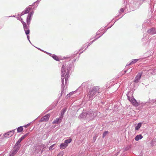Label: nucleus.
Listing matches in <instances>:
<instances>
[{"label":"nucleus","mask_w":156,"mask_h":156,"mask_svg":"<svg viewBox=\"0 0 156 156\" xmlns=\"http://www.w3.org/2000/svg\"><path fill=\"white\" fill-rule=\"evenodd\" d=\"M34 13V11H32L30 12L29 14H28L26 18L27 23L24 21L22 22L23 28H24V27L25 26L27 27V28H30V21L31 20L32 16L33 15Z\"/></svg>","instance_id":"f03ea898"},{"label":"nucleus","mask_w":156,"mask_h":156,"mask_svg":"<svg viewBox=\"0 0 156 156\" xmlns=\"http://www.w3.org/2000/svg\"><path fill=\"white\" fill-rule=\"evenodd\" d=\"M8 17H16V16H14V15H13V16H8Z\"/></svg>","instance_id":"ea45409f"},{"label":"nucleus","mask_w":156,"mask_h":156,"mask_svg":"<svg viewBox=\"0 0 156 156\" xmlns=\"http://www.w3.org/2000/svg\"><path fill=\"white\" fill-rule=\"evenodd\" d=\"M56 145V144H54L52 145H51L49 147V150H52L54 148V147Z\"/></svg>","instance_id":"b1692460"},{"label":"nucleus","mask_w":156,"mask_h":156,"mask_svg":"<svg viewBox=\"0 0 156 156\" xmlns=\"http://www.w3.org/2000/svg\"><path fill=\"white\" fill-rule=\"evenodd\" d=\"M23 28L25 33L27 35V39H30V36L29 35L30 33V30L29 29V28H27V27L26 26L24 27V28Z\"/></svg>","instance_id":"1a4fd4ad"},{"label":"nucleus","mask_w":156,"mask_h":156,"mask_svg":"<svg viewBox=\"0 0 156 156\" xmlns=\"http://www.w3.org/2000/svg\"><path fill=\"white\" fill-rule=\"evenodd\" d=\"M67 110V108H63L62 110L61 111L60 113V116L61 117H63L65 113L66 112Z\"/></svg>","instance_id":"dca6fc26"},{"label":"nucleus","mask_w":156,"mask_h":156,"mask_svg":"<svg viewBox=\"0 0 156 156\" xmlns=\"http://www.w3.org/2000/svg\"><path fill=\"white\" fill-rule=\"evenodd\" d=\"M30 124L31 122H30L28 123L27 124L25 125L24 126L25 128H27L30 125Z\"/></svg>","instance_id":"2f4dec72"},{"label":"nucleus","mask_w":156,"mask_h":156,"mask_svg":"<svg viewBox=\"0 0 156 156\" xmlns=\"http://www.w3.org/2000/svg\"><path fill=\"white\" fill-rule=\"evenodd\" d=\"M78 54V51H76L74 52L72 57H63L64 59H66L67 60L69 61L68 62L63 63L61 68V92L59 97V98L62 96V94L64 92L65 88H67L68 86L67 81L69 78L70 76L69 73L71 69L72 63L75 62L78 56L77 54Z\"/></svg>","instance_id":"f257e3e1"},{"label":"nucleus","mask_w":156,"mask_h":156,"mask_svg":"<svg viewBox=\"0 0 156 156\" xmlns=\"http://www.w3.org/2000/svg\"><path fill=\"white\" fill-rule=\"evenodd\" d=\"M72 141L71 138H69L66 140L64 142L61 143L59 146L60 149L61 150L65 149L68 146L69 144Z\"/></svg>","instance_id":"7ed1b4c3"},{"label":"nucleus","mask_w":156,"mask_h":156,"mask_svg":"<svg viewBox=\"0 0 156 156\" xmlns=\"http://www.w3.org/2000/svg\"><path fill=\"white\" fill-rule=\"evenodd\" d=\"M94 117V114L90 112H87V116H86V119L89 120L90 119L93 118Z\"/></svg>","instance_id":"6e6552de"},{"label":"nucleus","mask_w":156,"mask_h":156,"mask_svg":"<svg viewBox=\"0 0 156 156\" xmlns=\"http://www.w3.org/2000/svg\"><path fill=\"white\" fill-rule=\"evenodd\" d=\"M143 137V136L141 135L140 134L137 135L135 137V140L136 141H138L139 140L141 139Z\"/></svg>","instance_id":"f3484780"},{"label":"nucleus","mask_w":156,"mask_h":156,"mask_svg":"<svg viewBox=\"0 0 156 156\" xmlns=\"http://www.w3.org/2000/svg\"><path fill=\"white\" fill-rule=\"evenodd\" d=\"M29 133H28L25 134V135H24L22 136V138H23V139H24L27 136L29 135Z\"/></svg>","instance_id":"cd10ccee"},{"label":"nucleus","mask_w":156,"mask_h":156,"mask_svg":"<svg viewBox=\"0 0 156 156\" xmlns=\"http://www.w3.org/2000/svg\"><path fill=\"white\" fill-rule=\"evenodd\" d=\"M29 133H28L25 134V135H24L22 136V138H23V139H24L27 136L29 135Z\"/></svg>","instance_id":"a878e982"},{"label":"nucleus","mask_w":156,"mask_h":156,"mask_svg":"<svg viewBox=\"0 0 156 156\" xmlns=\"http://www.w3.org/2000/svg\"><path fill=\"white\" fill-rule=\"evenodd\" d=\"M46 147L45 146L44 147H43V149H42V150H41V154H42V153L43 152V149H44V148H45Z\"/></svg>","instance_id":"e433bc0d"},{"label":"nucleus","mask_w":156,"mask_h":156,"mask_svg":"<svg viewBox=\"0 0 156 156\" xmlns=\"http://www.w3.org/2000/svg\"><path fill=\"white\" fill-rule=\"evenodd\" d=\"M78 90V88L76 90L70 92V94H71L72 95H73V97H75L76 95L74 94L77 92Z\"/></svg>","instance_id":"412c9836"},{"label":"nucleus","mask_w":156,"mask_h":156,"mask_svg":"<svg viewBox=\"0 0 156 156\" xmlns=\"http://www.w3.org/2000/svg\"><path fill=\"white\" fill-rule=\"evenodd\" d=\"M71 95V94H70V93H69V94H67L66 96V97L67 98H70Z\"/></svg>","instance_id":"72a5a7b5"},{"label":"nucleus","mask_w":156,"mask_h":156,"mask_svg":"<svg viewBox=\"0 0 156 156\" xmlns=\"http://www.w3.org/2000/svg\"><path fill=\"white\" fill-rule=\"evenodd\" d=\"M38 4L36 3L35 2H34L32 5H29L30 6V8H31V10H34L37 7Z\"/></svg>","instance_id":"ddd939ff"},{"label":"nucleus","mask_w":156,"mask_h":156,"mask_svg":"<svg viewBox=\"0 0 156 156\" xmlns=\"http://www.w3.org/2000/svg\"><path fill=\"white\" fill-rule=\"evenodd\" d=\"M99 89V87L98 86L95 87L91 89L90 91V95L92 96L94 95L98 91Z\"/></svg>","instance_id":"20e7f679"},{"label":"nucleus","mask_w":156,"mask_h":156,"mask_svg":"<svg viewBox=\"0 0 156 156\" xmlns=\"http://www.w3.org/2000/svg\"><path fill=\"white\" fill-rule=\"evenodd\" d=\"M35 48H37L38 49L40 50L41 51H43L44 52V51H44V50H43L42 49H41L40 48H37V47H35Z\"/></svg>","instance_id":"c9c22d12"},{"label":"nucleus","mask_w":156,"mask_h":156,"mask_svg":"<svg viewBox=\"0 0 156 156\" xmlns=\"http://www.w3.org/2000/svg\"><path fill=\"white\" fill-rule=\"evenodd\" d=\"M30 6H28L24 10L23 12L24 13V14H28L30 13V12L31 10V8H30Z\"/></svg>","instance_id":"9b49d317"},{"label":"nucleus","mask_w":156,"mask_h":156,"mask_svg":"<svg viewBox=\"0 0 156 156\" xmlns=\"http://www.w3.org/2000/svg\"><path fill=\"white\" fill-rule=\"evenodd\" d=\"M52 57L56 61H59V58L58 56H57L55 54H53Z\"/></svg>","instance_id":"aec40b11"},{"label":"nucleus","mask_w":156,"mask_h":156,"mask_svg":"<svg viewBox=\"0 0 156 156\" xmlns=\"http://www.w3.org/2000/svg\"><path fill=\"white\" fill-rule=\"evenodd\" d=\"M142 124L141 123H139L135 127V129L136 130H138L141 126Z\"/></svg>","instance_id":"4be33fe9"},{"label":"nucleus","mask_w":156,"mask_h":156,"mask_svg":"<svg viewBox=\"0 0 156 156\" xmlns=\"http://www.w3.org/2000/svg\"><path fill=\"white\" fill-rule=\"evenodd\" d=\"M64 152L63 151L59 152L57 156H63Z\"/></svg>","instance_id":"393cba45"},{"label":"nucleus","mask_w":156,"mask_h":156,"mask_svg":"<svg viewBox=\"0 0 156 156\" xmlns=\"http://www.w3.org/2000/svg\"><path fill=\"white\" fill-rule=\"evenodd\" d=\"M16 129H13V130H12L11 131V132H10L12 133V135H13V134L14 133H15V131L16 130Z\"/></svg>","instance_id":"f704fd0d"},{"label":"nucleus","mask_w":156,"mask_h":156,"mask_svg":"<svg viewBox=\"0 0 156 156\" xmlns=\"http://www.w3.org/2000/svg\"><path fill=\"white\" fill-rule=\"evenodd\" d=\"M50 117L49 114H48L42 117L39 121V122H46L47 121Z\"/></svg>","instance_id":"39448f33"},{"label":"nucleus","mask_w":156,"mask_h":156,"mask_svg":"<svg viewBox=\"0 0 156 156\" xmlns=\"http://www.w3.org/2000/svg\"><path fill=\"white\" fill-rule=\"evenodd\" d=\"M20 20L21 21V22L22 23V22L23 21V19L21 17H20Z\"/></svg>","instance_id":"58836bf2"},{"label":"nucleus","mask_w":156,"mask_h":156,"mask_svg":"<svg viewBox=\"0 0 156 156\" xmlns=\"http://www.w3.org/2000/svg\"><path fill=\"white\" fill-rule=\"evenodd\" d=\"M13 149L14 150L12 151L10 154L12 155L13 156H14V155L17 153V152L20 149V147L17 146L15 147L14 145L13 147Z\"/></svg>","instance_id":"423d86ee"},{"label":"nucleus","mask_w":156,"mask_h":156,"mask_svg":"<svg viewBox=\"0 0 156 156\" xmlns=\"http://www.w3.org/2000/svg\"><path fill=\"white\" fill-rule=\"evenodd\" d=\"M28 40V41H29V42H30L31 44V41H30V39H29V40Z\"/></svg>","instance_id":"37998d69"},{"label":"nucleus","mask_w":156,"mask_h":156,"mask_svg":"<svg viewBox=\"0 0 156 156\" xmlns=\"http://www.w3.org/2000/svg\"><path fill=\"white\" fill-rule=\"evenodd\" d=\"M10 132L11 131H8L5 133L4 135V136L6 137H9L12 136L13 135Z\"/></svg>","instance_id":"4468645a"},{"label":"nucleus","mask_w":156,"mask_h":156,"mask_svg":"<svg viewBox=\"0 0 156 156\" xmlns=\"http://www.w3.org/2000/svg\"><path fill=\"white\" fill-rule=\"evenodd\" d=\"M62 119L63 117L60 116L58 118H57L55 120H54L52 122V123L53 124H59L62 122Z\"/></svg>","instance_id":"0eeeda50"},{"label":"nucleus","mask_w":156,"mask_h":156,"mask_svg":"<svg viewBox=\"0 0 156 156\" xmlns=\"http://www.w3.org/2000/svg\"><path fill=\"white\" fill-rule=\"evenodd\" d=\"M129 100L132 102L133 105L135 106H137L139 105L138 103L134 98H132L131 100Z\"/></svg>","instance_id":"f8f14e48"},{"label":"nucleus","mask_w":156,"mask_h":156,"mask_svg":"<svg viewBox=\"0 0 156 156\" xmlns=\"http://www.w3.org/2000/svg\"><path fill=\"white\" fill-rule=\"evenodd\" d=\"M141 76V74L140 73H138L136 76V77L135 80V81L136 82H137L139 79H140Z\"/></svg>","instance_id":"a211bd4d"},{"label":"nucleus","mask_w":156,"mask_h":156,"mask_svg":"<svg viewBox=\"0 0 156 156\" xmlns=\"http://www.w3.org/2000/svg\"><path fill=\"white\" fill-rule=\"evenodd\" d=\"M29 133H28L25 134V135H24L22 136V138H23V139H24L27 136L29 135Z\"/></svg>","instance_id":"bb28decb"},{"label":"nucleus","mask_w":156,"mask_h":156,"mask_svg":"<svg viewBox=\"0 0 156 156\" xmlns=\"http://www.w3.org/2000/svg\"><path fill=\"white\" fill-rule=\"evenodd\" d=\"M120 10H121V12H123L124 11V9H123V8L121 9H120Z\"/></svg>","instance_id":"a19ab883"},{"label":"nucleus","mask_w":156,"mask_h":156,"mask_svg":"<svg viewBox=\"0 0 156 156\" xmlns=\"http://www.w3.org/2000/svg\"><path fill=\"white\" fill-rule=\"evenodd\" d=\"M16 18L18 20H20V17H16Z\"/></svg>","instance_id":"79ce46f5"},{"label":"nucleus","mask_w":156,"mask_h":156,"mask_svg":"<svg viewBox=\"0 0 156 156\" xmlns=\"http://www.w3.org/2000/svg\"><path fill=\"white\" fill-rule=\"evenodd\" d=\"M44 53L47 54L48 55H49L50 56L52 57V56H53V55L54 54H51V53H49V52H47V51H44Z\"/></svg>","instance_id":"c85d7f7f"},{"label":"nucleus","mask_w":156,"mask_h":156,"mask_svg":"<svg viewBox=\"0 0 156 156\" xmlns=\"http://www.w3.org/2000/svg\"><path fill=\"white\" fill-rule=\"evenodd\" d=\"M87 116V112H84L82 114L80 115V117L85 119H86V116Z\"/></svg>","instance_id":"2eb2a0df"},{"label":"nucleus","mask_w":156,"mask_h":156,"mask_svg":"<svg viewBox=\"0 0 156 156\" xmlns=\"http://www.w3.org/2000/svg\"><path fill=\"white\" fill-rule=\"evenodd\" d=\"M108 133V131H105V132L103 134V137H104Z\"/></svg>","instance_id":"7c9ffc66"},{"label":"nucleus","mask_w":156,"mask_h":156,"mask_svg":"<svg viewBox=\"0 0 156 156\" xmlns=\"http://www.w3.org/2000/svg\"><path fill=\"white\" fill-rule=\"evenodd\" d=\"M44 53L47 54L48 55H49L50 56L52 57V56H53V55L54 54H51V53H49V52H47V51H44Z\"/></svg>","instance_id":"c756f323"},{"label":"nucleus","mask_w":156,"mask_h":156,"mask_svg":"<svg viewBox=\"0 0 156 156\" xmlns=\"http://www.w3.org/2000/svg\"><path fill=\"white\" fill-rule=\"evenodd\" d=\"M17 129V133H21L22 132L23 130V126H20L18 127Z\"/></svg>","instance_id":"6ab92c4d"},{"label":"nucleus","mask_w":156,"mask_h":156,"mask_svg":"<svg viewBox=\"0 0 156 156\" xmlns=\"http://www.w3.org/2000/svg\"><path fill=\"white\" fill-rule=\"evenodd\" d=\"M139 60V59H133L132 60V61H131V62L130 63V64H132L135 63Z\"/></svg>","instance_id":"5701e85b"},{"label":"nucleus","mask_w":156,"mask_h":156,"mask_svg":"<svg viewBox=\"0 0 156 156\" xmlns=\"http://www.w3.org/2000/svg\"><path fill=\"white\" fill-rule=\"evenodd\" d=\"M41 0H37L35 2H36V3L39 4V2Z\"/></svg>","instance_id":"4c0bfd02"},{"label":"nucleus","mask_w":156,"mask_h":156,"mask_svg":"<svg viewBox=\"0 0 156 156\" xmlns=\"http://www.w3.org/2000/svg\"><path fill=\"white\" fill-rule=\"evenodd\" d=\"M9 156H13L12 155H11L9 154Z\"/></svg>","instance_id":"a18cd8bd"},{"label":"nucleus","mask_w":156,"mask_h":156,"mask_svg":"<svg viewBox=\"0 0 156 156\" xmlns=\"http://www.w3.org/2000/svg\"><path fill=\"white\" fill-rule=\"evenodd\" d=\"M23 139H24L23 138H22V137L21 136L20 139H19L17 142H16L15 145V147L17 146L20 148L21 146V145L20 144V143Z\"/></svg>","instance_id":"9d476101"},{"label":"nucleus","mask_w":156,"mask_h":156,"mask_svg":"<svg viewBox=\"0 0 156 156\" xmlns=\"http://www.w3.org/2000/svg\"><path fill=\"white\" fill-rule=\"evenodd\" d=\"M41 145L43 146V147H44V144H42Z\"/></svg>","instance_id":"c03bdc74"},{"label":"nucleus","mask_w":156,"mask_h":156,"mask_svg":"<svg viewBox=\"0 0 156 156\" xmlns=\"http://www.w3.org/2000/svg\"><path fill=\"white\" fill-rule=\"evenodd\" d=\"M24 15V13L22 11L20 14H18L17 15L19 16H20V17H21L22 16Z\"/></svg>","instance_id":"473e14b6"}]
</instances>
